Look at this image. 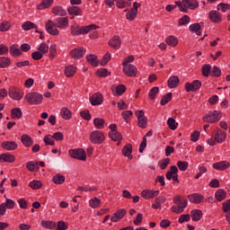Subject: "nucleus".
<instances>
[{
  "label": "nucleus",
  "mask_w": 230,
  "mask_h": 230,
  "mask_svg": "<svg viewBox=\"0 0 230 230\" xmlns=\"http://www.w3.org/2000/svg\"><path fill=\"white\" fill-rule=\"evenodd\" d=\"M67 26H69V18L61 16L56 18L54 22L51 20H48V22L45 24V30L49 33V35L57 37L60 33L58 29L66 30Z\"/></svg>",
  "instance_id": "nucleus-1"
},
{
  "label": "nucleus",
  "mask_w": 230,
  "mask_h": 230,
  "mask_svg": "<svg viewBox=\"0 0 230 230\" xmlns=\"http://www.w3.org/2000/svg\"><path fill=\"white\" fill-rule=\"evenodd\" d=\"M98 28H100V26L96 24H90L88 26L80 27V25L77 23H74L72 26H70V31L74 36L87 35L89 31H93V30H98Z\"/></svg>",
  "instance_id": "nucleus-2"
},
{
  "label": "nucleus",
  "mask_w": 230,
  "mask_h": 230,
  "mask_svg": "<svg viewBox=\"0 0 230 230\" xmlns=\"http://www.w3.org/2000/svg\"><path fill=\"white\" fill-rule=\"evenodd\" d=\"M175 4L179 7L180 12H183L184 13H188V8H190V10L199 8V1L197 0L176 1Z\"/></svg>",
  "instance_id": "nucleus-3"
},
{
  "label": "nucleus",
  "mask_w": 230,
  "mask_h": 230,
  "mask_svg": "<svg viewBox=\"0 0 230 230\" xmlns=\"http://www.w3.org/2000/svg\"><path fill=\"white\" fill-rule=\"evenodd\" d=\"M24 100L29 105H40L44 97L39 93L31 92L25 94Z\"/></svg>",
  "instance_id": "nucleus-4"
},
{
  "label": "nucleus",
  "mask_w": 230,
  "mask_h": 230,
  "mask_svg": "<svg viewBox=\"0 0 230 230\" xmlns=\"http://www.w3.org/2000/svg\"><path fill=\"white\" fill-rule=\"evenodd\" d=\"M204 123H218L222 119V111H212L205 114L202 118Z\"/></svg>",
  "instance_id": "nucleus-5"
},
{
  "label": "nucleus",
  "mask_w": 230,
  "mask_h": 230,
  "mask_svg": "<svg viewBox=\"0 0 230 230\" xmlns=\"http://www.w3.org/2000/svg\"><path fill=\"white\" fill-rule=\"evenodd\" d=\"M8 95L12 100L20 102V100H22L24 96V92L17 86H10L8 89Z\"/></svg>",
  "instance_id": "nucleus-6"
},
{
  "label": "nucleus",
  "mask_w": 230,
  "mask_h": 230,
  "mask_svg": "<svg viewBox=\"0 0 230 230\" xmlns=\"http://www.w3.org/2000/svg\"><path fill=\"white\" fill-rule=\"evenodd\" d=\"M89 140L93 145H102L105 141V135L100 130H94L90 134Z\"/></svg>",
  "instance_id": "nucleus-7"
},
{
  "label": "nucleus",
  "mask_w": 230,
  "mask_h": 230,
  "mask_svg": "<svg viewBox=\"0 0 230 230\" xmlns=\"http://www.w3.org/2000/svg\"><path fill=\"white\" fill-rule=\"evenodd\" d=\"M68 154L70 157L77 159L78 161H85V159H87V153H85V150L82 148L70 149Z\"/></svg>",
  "instance_id": "nucleus-8"
},
{
  "label": "nucleus",
  "mask_w": 230,
  "mask_h": 230,
  "mask_svg": "<svg viewBox=\"0 0 230 230\" xmlns=\"http://www.w3.org/2000/svg\"><path fill=\"white\" fill-rule=\"evenodd\" d=\"M140 6H141L140 3L134 2L133 8H131L129 11L128 9L124 10V12H128L126 13V19L128 21H134L137 17V10Z\"/></svg>",
  "instance_id": "nucleus-9"
},
{
  "label": "nucleus",
  "mask_w": 230,
  "mask_h": 230,
  "mask_svg": "<svg viewBox=\"0 0 230 230\" xmlns=\"http://www.w3.org/2000/svg\"><path fill=\"white\" fill-rule=\"evenodd\" d=\"M135 114L138 121V127L140 128H146L148 119L145 116V111H143L142 110L137 111Z\"/></svg>",
  "instance_id": "nucleus-10"
},
{
  "label": "nucleus",
  "mask_w": 230,
  "mask_h": 230,
  "mask_svg": "<svg viewBox=\"0 0 230 230\" xmlns=\"http://www.w3.org/2000/svg\"><path fill=\"white\" fill-rule=\"evenodd\" d=\"M202 87V82L199 80H194L192 83H186L185 84V90L187 93H195L199 91Z\"/></svg>",
  "instance_id": "nucleus-11"
},
{
  "label": "nucleus",
  "mask_w": 230,
  "mask_h": 230,
  "mask_svg": "<svg viewBox=\"0 0 230 230\" xmlns=\"http://www.w3.org/2000/svg\"><path fill=\"white\" fill-rule=\"evenodd\" d=\"M123 73L126 76L133 77L137 75V67L134 65H122Z\"/></svg>",
  "instance_id": "nucleus-12"
},
{
  "label": "nucleus",
  "mask_w": 230,
  "mask_h": 230,
  "mask_svg": "<svg viewBox=\"0 0 230 230\" xmlns=\"http://www.w3.org/2000/svg\"><path fill=\"white\" fill-rule=\"evenodd\" d=\"M208 19L214 22V24H220V22H222V14H220L218 10H212L208 13Z\"/></svg>",
  "instance_id": "nucleus-13"
},
{
  "label": "nucleus",
  "mask_w": 230,
  "mask_h": 230,
  "mask_svg": "<svg viewBox=\"0 0 230 230\" xmlns=\"http://www.w3.org/2000/svg\"><path fill=\"white\" fill-rule=\"evenodd\" d=\"M85 53H86L85 49H84L82 47H78L70 51V57H71V58L79 60V58H83V57L85 55Z\"/></svg>",
  "instance_id": "nucleus-14"
},
{
  "label": "nucleus",
  "mask_w": 230,
  "mask_h": 230,
  "mask_svg": "<svg viewBox=\"0 0 230 230\" xmlns=\"http://www.w3.org/2000/svg\"><path fill=\"white\" fill-rule=\"evenodd\" d=\"M108 44L111 49H119L121 48V38L115 35L109 40Z\"/></svg>",
  "instance_id": "nucleus-15"
},
{
  "label": "nucleus",
  "mask_w": 230,
  "mask_h": 230,
  "mask_svg": "<svg viewBox=\"0 0 230 230\" xmlns=\"http://www.w3.org/2000/svg\"><path fill=\"white\" fill-rule=\"evenodd\" d=\"M214 170H217V172H224L230 167V163L227 161H221L213 164Z\"/></svg>",
  "instance_id": "nucleus-16"
},
{
  "label": "nucleus",
  "mask_w": 230,
  "mask_h": 230,
  "mask_svg": "<svg viewBox=\"0 0 230 230\" xmlns=\"http://www.w3.org/2000/svg\"><path fill=\"white\" fill-rule=\"evenodd\" d=\"M90 103L93 106L102 105L103 103V95L100 93H96L90 97Z\"/></svg>",
  "instance_id": "nucleus-17"
},
{
  "label": "nucleus",
  "mask_w": 230,
  "mask_h": 230,
  "mask_svg": "<svg viewBox=\"0 0 230 230\" xmlns=\"http://www.w3.org/2000/svg\"><path fill=\"white\" fill-rule=\"evenodd\" d=\"M125 215H127V210L125 208H120L117 210L111 217V222H119V220H121Z\"/></svg>",
  "instance_id": "nucleus-18"
},
{
  "label": "nucleus",
  "mask_w": 230,
  "mask_h": 230,
  "mask_svg": "<svg viewBox=\"0 0 230 230\" xmlns=\"http://www.w3.org/2000/svg\"><path fill=\"white\" fill-rule=\"evenodd\" d=\"M157 195H159V190H151L146 189L141 192V197H143V199H146V200H149V199H154V197H157Z\"/></svg>",
  "instance_id": "nucleus-19"
},
{
  "label": "nucleus",
  "mask_w": 230,
  "mask_h": 230,
  "mask_svg": "<svg viewBox=\"0 0 230 230\" xmlns=\"http://www.w3.org/2000/svg\"><path fill=\"white\" fill-rule=\"evenodd\" d=\"M188 199L192 204H200L204 200V196L202 194L193 193L188 195Z\"/></svg>",
  "instance_id": "nucleus-20"
},
{
  "label": "nucleus",
  "mask_w": 230,
  "mask_h": 230,
  "mask_svg": "<svg viewBox=\"0 0 230 230\" xmlns=\"http://www.w3.org/2000/svg\"><path fill=\"white\" fill-rule=\"evenodd\" d=\"M52 13L58 17H66V15H67V11L60 5H57L52 8Z\"/></svg>",
  "instance_id": "nucleus-21"
},
{
  "label": "nucleus",
  "mask_w": 230,
  "mask_h": 230,
  "mask_svg": "<svg viewBox=\"0 0 230 230\" xmlns=\"http://www.w3.org/2000/svg\"><path fill=\"white\" fill-rule=\"evenodd\" d=\"M181 80L179 79V76L177 75H172L168 81H167V85L169 89H175L180 84Z\"/></svg>",
  "instance_id": "nucleus-22"
},
{
  "label": "nucleus",
  "mask_w": 230,
  "mask_h": 230,
  "mask_svg": "<svg viewBox=\"0 0 230 230\" xmlns=\"http://www.w3.org/2000/svg\"><path fill=\"white\" fill-rule=\"evenodd\" d=\"M226 139H227V134H226V131H222V129H218L216 132L215 140L217 143L222 144L226 141Z\"/></svg>",
  "instance_id": "nucleus-23"
},
{
  "label": "nucleus",
  "mask_w": 230,
  "mask_h": 230,
  "mask_svg": "<svg viewBox=\"0 0 230 230\" xmlns=\"http://www.w3.org/2000/svg\"><path fill=\"white\" fill-rule=\"evenodd\" d=\"M21 141L26 148L33 146V138L30 135L24 134L21 137Z\"/></svg>",
  "instance_id": "nucleus-24"
},
{
  "label": "nucleus",
  "mask_w": 230,
  "mask_h": 230,
  "mask_svg": "<svg viewBox=\"0 0 230 230\" xmlns=\"http://www.w3.org/2000/svg\"><path fill=\"white\" fill-rule=\"evenodd\" d=\"M227 197V192L224 189H218L215 192V199L217 200V202H222V200H226V198Z\"/></svg>",
  "instance_id": "nucleus-25"
},
{
  "label": "nucleus",
  "mask_w": 230,
  "mask_h": 230,
  "mask_svg": "<svg viewBox=\"0 0 230 230\" xmlns=\"http://www.w3.org/2000/svg\"><path fill=\"white\" fill-rule=\"evenodd\" d=\"M2 148H4V150H16L17 148V142L14 141H4L1 144Z\"/></svg>",
  "instance_id": "nucleus-26"
},
{
  "label": "nucleus",
  "mask_w": 230,
  "mask_h": 230,
  "mask_svg": "<svg viewBox=\"0 0 230 230\" xmlns=\"http://www.w3.org/2000/svg\"><path fill=\"white\" fill-rule=\"evenodd\" d=\"M122 155L127 157L128 159H132L134 156L132 155V146L131 144H127L122 148Z\"/></svg>",
  "instance_id": "nucleus-27"
},
{
  "label": "nucleus",
  "mask_w": 230,
  "mask_h": 230,
  "mask_svg": "<svg viewBox=\"0 0 230 230\" xmlns=\"http://www.w3.org/2000/svg\"><path fill=\"white\" fill-rule=\"evenodd\" d=\"M203 213L200 209H193L190 211V217L193 222H199L202 218Z\"/></svg>",
  "instance_id": "nucleus-28"
},
{
  "label": "nucleus",
  "mask_w": 230,
  "mask_h": 230,
  "mask_svg": "<svg viewBox=\"0 0 230 230\" xmlns=\"http://www.w3.org/2000/svg\"><path fill=\"white\" fill-rule=\"evenodd\" d=\"M15 156L10 154H2L0 155V163H13Z\"/></svg>",
  "instance_id": "nucleus-29"
},
{
  "label": "nucleus",
  "mask_w": 230,
  "mask_h": 230,
  "mask_svg": "<svg viewBox=\"0 0 230 230\" xmlns=\"http://www.w3.org/2000/svg\"><path fill=\"white\" fill-rule=\"evenodd\" d=\"M11 118L13 119H21L22 118V111L21 108H13L11 110Z\"/></svg>",
  "instance_id": "nucleus-30"
},
{
  "label": "nucleus",
  "mask_w": 230,
  "mask_h": 230,
  "mask_svg": "<svg viewBox=\"0 0 230 230\" xmlns=\"http://www.w3.org/2000/svg\"><path fill=\"white\" fill-rule=\"evenodd\" d=\"M38 28L39 27L37 26V24H35L30 21H27L22 24V29L24 31H30V30H37Z\"/></svg>",
  "instance_id": "nucleus-31"
},
{
  "label": "nucleus",
  "mask_w": 230,
  "mask_h": 230,
  "mask_svg": "<svg viewBox=\"0 0 230 230\" xmlns=\"http://www.w3.org/2000/svg\"><path fill=\"white\" fill-rule=\"evenodd\" d=\"M86 60L89 64H91V66H93V67L98 66V56L94 54H90L86 57Z\"/></svg>",
  "instance_id": "nucleus-32"
},
{
  "label": "nucleus",
  "mask_w": 230,
  "mask_h": 230,
  "mask_svg": "<svg viewBox=\"0 0 230 230\" xmlns=\"http://www.w3.org/2000/svg\"><path fill=\"white\" fill-rule=\"evenodd\" d=\"M67 12L69 15H75V16L82 15V8L78 6L72 5L68 7Z\"/></svg>",
  "instance_id": "nucleus-33"
},
{
  "label": "nucleus",
  "mask_w": 230,
  "mask_h": 230,
  "mask_svg": "<svg viewBox=\"0 0 230 230\" xmlns=\"http://www.w3.org/2000/svg\"><path fill=\"white\" fill-rule=\"evenodd\" d=\"M75 73H76V68L75 66H73L72 65L65 67V75L67 78H71V77L75 76Z\"/></svg>",
  "instance_id": "nucleus-34"
},
{
  "label": "nucleus",
  "mask_w": 230,
  "mask_h": 230,
  "mask_svg": "<svg viewBox=\"0 0 230 230\" xmlns=\"http://www.w3.org/2000/svg\"><path fill=\"white\" fill-rule=\"evenodd\" d=\"M190 31L191 33H196V35H202V31H200V23H192L189 26Z\"/></svg>",
  "instance_id": "nucleus-35"
},
{
  "label": "nucleus",
  "mask_w": 230,
  "mask_h": 230,
  "mask_svg": "<svg viewBox=\"0 0 230 230\" xmlns=\"http://www.w3.org/2000/svg\"><path fill=\"white\" fill-rule=\"evenodd\" d=\"M188 207V199H182L181 201V205H177L176 208V215H181V213H184V209Z\"/></svg>",
  "instance_id": "nucleus-36"
},
{
  "label": "nucleus",
  "mask_w": 230,
  "mask_h": 230,
  "mask_svg": "<svg viewBox=\"0 0 230 230\" xmlns=\"http://www.w3.org/2000/svg\"><path fill=\"white\" fill-rule=\"evenodd\" d=\"M177 172H179V169L175 165H172L170 170L165 174L166 179L168 181H172L173 175L177 174Z\"/></svg>",
  "instance_id": "nucleus-37"
},
{
  "label": "nucleus",
  "mask_w": 230,
  "mask_h": 230,
  "mask_svg": "<svg viewBox=\"0 0 230 230\" xmlns=\"http://www.w3.org/2000/svg\"><path fill=\"white\" fill-rule=\"evenodd\" d=\"M52 181L54 184H64V182H66V176L61 173H58L53 176Z\"/></svg>",
  "instance_id": "nucleus-38"
},
{
  "label": "nucleus",
  "mask_w": 230,
  "mask_h": 230,
  "mask_svg": "<svg viewBox=\"0 0 230 230\" xmlns=\"http://www.w3.org/2000/svg\"><path fill=\"white\" fill-rule=\"evenodd\" d=\"M41 226L42 227H44L45 229H55V227H57V223H55L54 221H49V220H42L41 221Z\"/></svg>",
  "instance_id": "nucleus-39"
},
{
  "label": "nucleus",
  "mask_w": 230,
  "mask_h": 230,
  "mask_svg": "<svg viewBox=\"0 0 230 230\" xmlns=\"http://www.w3.org/2000/svg\"><path fill=\"white\" fill-rule=\"evenodd\" d=\"M54 0H42L41 3L38 5V10H46L53 4Z\"/></svg>",
  "instance_id": "nucleus-40"
},
{
  "label": "nucleus",
  "mask_w": 230,
  "mask_h": 230,
  "mask_svg": "<svg viewBox=\"0 0 230 230\" xmlns=\"http://www.w3.org/2000/svg\"><path fill=\"white\" fill-rule=\"evenodd\" d=\"M116 6L119 9L130 8V6H132V3H130V1L119 0L116 2Z\"/></svg>",
  "instance_id": "nucleus-41"
},
{
  "label": "nucleus",
  "mask_w": 230,
  "mask_h": 230,
  "mask_svg": "<svg viewBox=\"0 0 230 230\" xmlns=\"http://www.w3.org/2000/svg\"><path fill=\"white\" fill-rule=\"evenodd\" d=\"M10 64H12V60H10V58H0V68L4 69V67H10Z\"/></svg>",
  "instance_id": "nucleus-42"
},
{
  "label": "nucleus",
  "mask_w": 230,
  "mask_h": 230,
  "mask_svg": "<svg viewBox=\"0 0 230 230\" xmlns=\"http://www.w3.org/2000/svg\"><path fill=\"white\" fill-rule=\"evenodd\" d=\"M165 41H166V44H168V46H171L172 48H175V46L179 44V40H177V38L173 36H168Z\"/></svg>",
  "instance_id": "nucleus-43"
},
{
  "label": "nucleus",
  "mask_w": 230,
  "mask_h": 230,
  "mask_svg": "<svg viewBox=\"0 0 230 230\" xmlns=\"http://www.w3.org/2000/svg\"><path fill=\"white\" fill-rule=\"evenodd\" d=\"M101 205H102V200H100V199L96 197L89 200V206L93 209H96V208H100Z\"/></svg>",
  "instance_id": "nucleus-44"
},
{
  "label": "nucleus",
  "mask_w": 230,
  "mask_h": 230,
  "mask_svg": "<svg viewBox=\"0 0 230 230\" xmlns=\"http://www.w3.org/2000/svg\"><path fill=\"white\" fill-rule=\"evenodd\" d=\"M109 136L112 141H123V136L118 131L109 132Z\"/></svg>",
  "instance_id": "nucleus-45"
},
{
  "label": "nucleus",
  "mask_w": 230,
  "mask_h": 230,
  "mask_svg": "<svg viewBox=\"0 0 230 230\" xmlns=\"http://www.w3.org/2000/svg\"><path fill=\"white\" fill-rule=\"evenodd\" d=\"M27 169L29 172H38L39 171V164L33 161L28 162L26 164Z\"/></svg>",
  "instance_id": "nucleus-46"
},
{
  "label": "nucleus",
  "mask_w": 230,
  "mask_h": 230,
  "mask_svg": "<svg viewBox=\"0 0 230 230\" xmlns=\"http://www.w3.org/2000/svg\"><path fill=\"white\" fill-rule=\"evenodd\" d=\"M9 53L12 57H21L22 55L21 49H17L15 45L10 47Z\"/></svg>",
  "instance_id": "nucleus-47"
},
{
  "label": "nucleus",
  "mask_w": 230,
  "mask_h": 230,
  "mask_svg": "<svg viewBox=\"0 0 230 230\" xmlns=\"http://www.w3.org/2000/svg\"><path fill=\"white\" fill-rule=\"evenodd\" d=\"M60 114L63 119H71L72 113L67 108L63 107L61 109Z\"/></svg>",
  "instance_id": "nucleus-48"
},
{
  "label": "nucleus",
  "mask_w": 230,
  "mask_h": 230,
  "mask_svg": "<svg viewBox=\"0 0 230 230\" xmlns=\"http://www.w3.org/2000/svg\"><path fill=\"white\" fill-rule=\"evenodd\" d=\"M93 125H94L95 128L102 129V128H103V127L105 125V119H100V118H95L93 119Z\"/></svg>",
  "instance_id": "nucleus-49"
},
{
  "label": "nucleus",
  "mask_w": 230,
  "mask_h": 230,
  "mask_svg": "<svg viewBox=\"0 0 230 230\" xmlns=\"http://www.w3.org/2000/svg\"><path fill=\"white\" fill-rule=\"evenodd\" d=\"M29 187L31 188V190H40V188H42V181L34 180L30 181Z\"/></svg>",
  "instance_id": "nucleus-50"
},
{
  "label": "nucleus",
  "mask_w": 230,
  "mask_h": 230,
  "mask_svg": "<svg viewBox=\"0 0 230 230\" xmlns=\"http://www.w3.org/2000/svg\"><path fill=\"white\" fill-rule=\"evenodd\" d=\"M157 94H159V87L155 86L149 91V93H148L149 100H155V96H157Z\"/></svg>",
  "instance_id": "nucleus-51"
},
{
  "label": "nucleus",
  "mask_w": 230,
  "mask_h": 230,
  "mask_svg": "<svg viewBox=\"0 0 230 230\" xmlns=\"http://www.w3.org/2000/svg\"><path fill=\"white\" fill-rule=\"evenodd\" d=\"M38 51L43 55H46L48 51H49V45L46 42L40 43V47L38 48Z\"/></svg>",
  "instance_id": "nucleus-52"
},
{
  "label": "nucleus",
  "mask_w": 230,
  "mask_h": 230,
  "mask_svg": "<svg viewBox=\"0 0 230 230\" xmlns=\"http://www.w3.org/2000/svg\"><path fill=\"white\" fill-rule=\"evenodd\" d=\"M172 93H168L164 94L161 99L160 105H166V103H169V102H172Z\"/></svg>",
  "instance_id": "nucleus-53"
},
{
  "label": "nucleus",
  "mask_w": 230,
  "mask_h": 230,
  "mask_svg": "<svg viewBox=\"0 0 230 230\" xmlns=\"http://www.w3.org/2000/svg\"><path fill=\"white\" fill-rule=\"evenodd\" d=\"M167 125L171 130H177V126L179 125V123L175 121V119L169 118L167 120Z\"/></svg>",
  "instance_id": "nucleus-54"
},
{
  "label": "nucleus",
  "mask_w": 230,
  "mask_h": 230,
  "mask_svg": "<svg viewBox=\"0 0 230 230\" xmlns=\"http://www.w3.org/2000/svg\"><path fill=\"white\" fill-rule=\"evenodd\" d=\"M5 209H13L15 208V201L13 199H6L5 202L2 203Z\"/></svg>",
  "instance_id": "nucleus-55"
},
{
  "label": "nucleus",
  "mask_w": 230,
  "mask_h": 230,
  "mask_svg": "<svg viewBox=\"0 0 230 230\" xmlns=\"http://www.w3.org/2000/svg\"><path fill=\"white\" fill-rule=\"evenodd\" d=\"M43 141L47 146H55V140H53L52 136L50 135L45 136Z\"/></svg>",
  "instance_id": "nucleus-56"
},
{
  "label": "nucleus",
  "mask_w": 230,
  "mask_h": 230,
  "mask_svg": "<svg viewBox=\"0 0 230 230\" xmlns=\"http://www.w3.org/2000/svg\"><path fill=\"white\" fill-rule=\"evenodd\" d=\"M189 164H190L188 162H184V161L177 162V166L181 172H186V170H188Z\"/></svg>",
  "instance_id": "nucleus-57"
},
{
  "label": "nucleus",
  "mask_w": 230,
  "mask_h": 230,
  "mask_svg": "<svg viewBox=\"0 0 230 230\" xmlns=\"http://www.w3.org/2000/svg\"><path fill=\"white\" fill-rule=\"evenodd\" d=\"M55 57H57V45L53 44L49 47V58H50V60H53Z\"/></svg>",
  "instance_id": "nucleus-58"
},
{
  "label": "nucleus",
  "mask_w": 230,
  "mask_h": 230,
  "mask_svg": "<svg viewBox=\"0 0 230 230\" xmlns=\"http://www.w3.org/2000/svg\"><path fill=\"white\" fill-rule=\"evenodd\" d=\"M11 28L12 24L7 21H4L2 23H0V31H8V30H10Z\"/></svg>",
  "instance_id": "nucleus-59"
},
{
  "label": "nucleus",
  "mask_w": 230,
  "mask_h": 230,
  "mask_svg": "<svg viewBox=\"0 0 230 230\" xmlns=\"http://www.w3.org/2000/svg\"><path fill=\"white\" fill-rule=\"evenodd\" d=\"M190 16L187 14L183 15L178 22L179 26H186V24H190Z\"/></svg>",
  "instance_id": "nucleus-60"
},
{
  "label": "nucleus",
  "mask_w": 230,
  "mask_h": 230,
  "mask_svg": "<svg viewBox=\"0 0 230 230\" xmlns=\"http://www.w3.org/2000/svg\"><path fill=\"white\" fill-rule=\"evenodd\" d=\"M112 58V55L109 52H107L102 61H101V66H107V64H109V62L111 61V59Z\"/></svg>",
  "instance_id": "nucleus-61"
},
{
  "label": "nucleus",
  "mask_w": 230,
  "mask_h": 230,
  "mask_svg": "<svg viewBox=\"0 0 230 230\" xmlns=\"http://www.w3.org/2000/svg\"><path fill=\"white\" fill-rule=\"evenodd\" d=\"M220 10H221V12L226 13V12H227V10H230V4L220 3L217 5V11L220 12Z\"/></svg>",
  "instance_id": "nucleus-62"
},
{
  "label": "nucleus",
  "mask_w": 230,
  "mask_h": 230,
  "mask_svg": "<svg viewBox=\"0 0 230 230\" xmlns=\"http://www.w3.org/2000/svg\"><path fill=\"white\" fill-rule=\"evenodd\" d=\"M201 72L203 76H209V73H211V65H204L201 68Z\"/></svg>",
  "instance_id": "nucleus-63"
},
{
  "label": "nucleus",
  "mask_w": 230,
  "mask_h": 230,
  "mask_svg": "<svg viewBox=\"0 0 230 230\" xmlns=\"http://www.w3.org/2000/svg\"><path fill=\"white\" fill-rule=\"evenodd\" d=\"M222 206H223V212L224 213H229V211H230V199H226L225 202H223Z\"/></svg>",
  "instance_id": "nucleus-64"
}]
</instances>
